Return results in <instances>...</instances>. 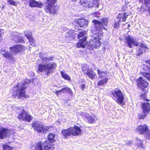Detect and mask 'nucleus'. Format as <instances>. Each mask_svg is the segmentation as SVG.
I'll use <instances>...</instances> for the list:
<instances>
[{
    "instance_id": "nucleus-37",
    "label": "nucleus",
    "mask_w": 150,
    "mask_h": 150,
    "mask_svg": "<svg viewBox=\"0 0 150 150\" xmlns=\"http://www.w3.org/2000/svg\"><path fill=\"white\" fill-rule=\"evenodd\" d=\"M89 114L88 113L85 112H83L81 114V115L82 116H84V117L87 118V116H89Z\"/></svg>"
},
{
    "instance_id": "nucleus-19",
    "label": "nucleus",
    "mask_w": 150,
    "mask_h": 150,
    "mask_svg": "<svg viewBox=\"0 0 150 150\" xmlns=\"http://www.w3.org/2000/svg\"><path fill=\"white\" fill-rule=\"evenodd\" d=\"M40 57L42 60V62L43 64H45L53 60V58L52 57L49 56H46L43 53H40Z\"/></svg>"
},
{
    "instance_id": "nucleus-43",
    "label": "nucleus",
    "mask_w": 150,
    "mask_h": 150,
    "mask_svg": "<svg viewBox=\"0 0 150 150\" xmlns=\"http://www.w3.org/2000/svg\"><path fill=\"white\" fill-rule=\"evenodd\" d=\"M145 62L148 64H147L146 65L148 66H150V60H146L145 61Z\"/></svg>"
},
{
    "instance_id": "nucleus-30",
    "label": "nucleus",
    "mask_w": 150,
    "mask_h": 150,
    "mask_svg": "<svg viewBox=\"0 0 150 150\" xmlns=\"http://www.w3.org/2000/svg\"><path fill=\"white\" fill-rule=\"evenodd\" d=\"M95 117L93 115H91L87 116V120L90 123H94L95 122Z\"/></svg>"
},
{
    "instance_id": "nucleus-15",
    "label": "nucleus",
    "mask_w": 150,
    "mask_h": 150,
    "mask_svg": "<svg viewBox=\"0 0 150 150\" xmlns=\"http://www.w3.org/2000/svg\"><path fill=\"white\" fill-rule=\"evenodd\" d=\"M82 69L83 74L87 75L92 79H94L96 74L92 69L83 67Z\"/></svg>"
},
{
    "instance_id": "nucleus-1",
    "label": "nucleus",
    "mask_w": 150,
    "mask_h": 150,
    "mask_svg": "<svg viewBox=\"0 0 150 150\" xmlns=\"http://www.w3.org/2000/svg\"><path fill=\"white\" fill-rule=\"evenodd\" d=\"M10 52L6 51L5 48H3L0 50V53L3 55L6 59L9 60L13 61L14 56L21 51H23L25 49V47L21 45H16L9 48Z\"/></svg>"
},
{
    "instance_id": "nucleus-24",
    "label": "nucleus",
    "mask_w": 150,
    "mask_h": 150,
    "mask_svg": "<svg viewBox=\"0 0 150 150\" xmlns=\"http://www.w3.org/2000/svg\"><path fill=\"white\" fill-rule=\"evenodd\" d=\"M76 23L77 26L80 27L86 26L88 24V22L83 19H79Z\"/></svg>"
},
{
    "instance_id": "nucleus-41",
    "label": "nucleus",
    "mask_w": 150,
    "mask_h": 150,
    "mask_svg": "<svg viewBox=\"0 0 150 150\" xmlns=\"http://www.w3.org/2000/svg\"><path fill=\"white\" fill-rule=\"evenodd\" d=\"M119 25V23H115L114 25V27L115 28H118Z\"/></svg>"
},
{
    "instance_id": "nucleus-38",
    "label": "nucleus",
    "mask_w": 150,
    "mask_h": 150,
    "mask_svg": "<svg viewBox=\"0 0 150 150\" xmlns=\"http://www.w3.org/2000/svg\"><path fill=\"white\" fill-rule=\"evenodd\" d=\"M9 3L11 5H15V2L12 0H8Z\"/></svg>"
},
{
    "instance_id": "nucleus-21",
    "label": "nucleus",
    "mask_w": 150,
    "mask_h": 150,
    "mask_svg": "<svg viewBox=\"0 0 150 150\" xmlns=\"http://www.w3.org/2000/svg\"><path fill=\"white\" fill-rule=\"evenodd\" d=\"M139 46L140 48H138L137 49V51L138 52L137 55L139 56L143 52H145L146 50L148 48L145 45L142 43L140 44Z\"/></svg>"
},
{
    "instance_id": "nucleus-5",
    "label": "nucleus",
    "mask_w": 150,
    "mask_h": 150,
    "mask_svg": "<svg viewBox=\"0 0 150 150\" xmlns=\"http://www.w3.org/2000/svg\"><path fill=\"white\" fill-rule=\"evenodd\" d=\"M37 150H53L54 145L49 140H46L43 143L42 142L38 143L36 146Z\"/></svg>"
},
{
    "instance_id": "nucleus-23",
    "label": "nucleus",
    "mask_w": 150,
    "mask_h": 150,
    "mask_svg": "<svg viewBox=\"0 0 150 150\" xmlns=\"http://www.w3.org/2000/svg\"><path fill=\"white\" fill-rule=\"evenodd\" d=\"M142 108L143 112L148 113L150 111V104L148 102L142 103Z\"/></svg>"
},
{
    "instance_id": "nucleus-10",
    "label": "nucleus",
    "mask_w": 150,
    "mask_h": 150,
    "mask_svg": "<svg viewBox=\"0 0 150 150\" xmlns=\"http://www.w3.org/2000/svg\"><path fill=\"white\" fill-rule=\"evenodd\" d=\"M31 125L33 129L39 133H44L50 128L49 127L43 126L39 122H33Z\"/></svg>"
},
{
    "instance_id": "nucleus-36",
    "label": "nucleus",
    "mask_w": 150,
    "mask_h": 150,
    "mask_svg": "<svg viewBox=\"0 0 150 150\" xmlns=\"http://www.w3.org/2000/svg\"><path fill=\"white\" fill-rule=\"evenodd\" d=\"M3 149L4 150H12V148L7 145H5L4 146Z\"/></svg>"
},
{
    "instance_id": "nucleus-40",
    "label": "nucleus",
    "mask_w": 150,
    "mask_h": 150,
    "mask_svg": "<svg viewBox=\"0 0 150 150\" xmlns=\"http://www.w3.org/2000/svg\"><path fill=\"white\" fill-rule=\"evenodd\" d=\"M145 4L146 5L150 4V0H144Z\"/></svg>"
},
{
    "instance_id": "nucleus-45",
    "label": "nucleus",
    "mask_w": 150,
    "mask_h": 150,
    "mask_svg": "<svg viewBox=\"0 0 150 150\" xmlns=\"http://www.w3.org/2000/svg\"><path fill=\"white\" fill-rule=\"evenodd\" d=\"M101 36H102V35L101 34H99L98 35V37L97 38H99V40H100V38H101Z\"/></svg>"
},
{
    "instance_id": "nucleus-47",
    "label": "nucleus",
    "mask_w": 150,
    "mask_h": 150,
    "mask_svg": "<svg viewBox=\"0 0 150 150\" xmlns=\"http://www.w3.org/2000/svg\"><path fill=\"white\" fill-rule=\"evenodd\" d=\"M19 42H24V40H23V39H21V40H19Z\"/></svg>"
},
{
    "instance_id": "nucleus-49",
    "label": "nucleus",
    "mask_w": 150,
    "mask_h": 150,
    "mask_svg": "<svg viewBox=\"0 0 150 150\" xmlns=\"http://www.w3.org/2000/svg\"><path fill=\"white\" fill-rule=\"evenodd\" d=\"M73 1H76V0H72Z\"/></svg>"
},
{
    "instance_id": "nucleus-3",
    "label": "nucleus",
    "mask_w": 150,
    "mask_h": 150,
    "mask_svg": "<svg viewBox=\"0 0 150 150\" xmlns=\"http://www.w3.org/2000/svg\"><path fill=\"white\" fill-rule=\"evenodd\" d=\"M80 128L75 126L74 127H71L67 129H64L62 130V133L66 138L71 135L76 136L80 135L82 134Z\"/></svg>"
},
{
    "instance_id": "nucleus-22",
    "label": "nucleus",
    "mask_w": 150,
    "mask_h": 150,
    "mask_svg": "<svg viewBox=\"0 0 150 150\" xmlns=\"http://www.w3.org/2000/svg\"><path fill=\"white\" fill-rule=\"evenodd\" d=\"M29 6L32 7H38L42 8V4L35 0H30L29 1Z\"/></svg>"
},
{
    "instance_id": "nucleus-17",
    "label": "nucleus",
    "mask_w": 150,
    "mask_h": 150,
    "mask_svg": "<svg viewBox=\"0 0 150 150\" xmlns=\"http://www.w3.org/2000/svg\"><path fill=\"white\" fill-rule=\"evenodd\" d=\"M138 86L141 88H146L148 85V83L145 80H144L142 77H139L137 80Z\"/></svg>"
},
{
    "instance_id": "nucleus-16",
    "label": "nucleus",
    "mask_w": 150,
    "mask_h": 150,
    "mask_svg": "<svg viewBox=\"0 0 150 150\" xmlns=\"http://www.w3.org/2000/svg\"><path fill=\"white\" fill-rule=\"evenodd\" d=\"M89 45L92 49L93 47H97L100 45V42L98 38L96 37H94L89 42Z\"/></svg>"
},
{
    "instance_id": "nucleus-2",
    "label": "nucleus",
    "mask_w": 150,
    "mask_h": 150,
    "mask_svg": "<svg viewBox=\"0 0 150 150\" xmlns=\"http://www.w3.org/2000/svg\"><path fill=\"white\" fill-rule=\"evenodd\" d=\"M30 81L29 80H27L23 83H19L14 88L13 91V94L18 96L19 98L21 97H25V89L29 85V83Z\"/></svg>"
},
{
    "instance_id": "nucleus-4",
    "label": "nucleus",
    "mask_w": 150,
    "mask_h": 150,
    "mask_svg": "<svg viewBox=\"0 0 150 150\" xmlns=\"http://www.w3.org/2000/svg\"><path fill=\"white\" fill-rule=\"evenodd\" d=\"M56 0H46L44 4V9L46 12L50 13L54 15L57 11V7L54 6Z\"/></svg>"
},
{
    "instance_id": "nucleus-20",
    "label": "nucleus",
    "mask_w": 150,
    "mask_h": 150,
    "mask_svg": "<svg viewBox=\"0 0 150 150\" xmlns=\"http://www.w3.org/2000/svg\"><path fill=\"white\" fill-rule=\"evenodd\" d=\"M25 34L29 40L30 45L35 46L36 45L35 40L32 36L31 33L30 32L26 31L25 32Z\"/></svg>"
},
{
    "instance_id": "nucleus-39",
    "label": "nucleus",
    "mask_w": 150,
    "mask_h": 150,
    "mask_svg": "<svg viewBox=\"0 0 150 150\" xmlns=\"http://www.w3.org/2000/svg\"><path fill=\"white\" fill-rule=\"evenodd\" d=\"M80 87L81 88V89L83 91L84 90V89L85 87V85L84 84H81L80 85Z\"/></svg>"
},
{
    "instance_id": "nucleus-44",
    "label": "nucleus",
    "mask_w": 150,
    "mask_h": 150,
    "mask_svg": "<svg viewBox=\"0 0 150 150\" xmlns=\"http://www.w3.org/2000/svg\"><path fill=\"white\" fill-rule=\"evenodd\" d=\"M126 8H127L126 7V6H124L122 7V10H125L126 9Z\"/></svg>"
},
{
    "instance_id": "nucleus-33",
    "label": "nucleus",
    "mask_w": 150,
    "mask_h": 150,
    "mask_svg": "<svg viewBox=\"0 0 150 150\" xmlns=\"http://www.w3.org/2000/svg\"><path fill=\"white\" fill-rule=\"evenodd\" d=\"M142 75L148 80H150V74L144 72L142 73Z\"/></svg>"
},
{
    "instance_id": "nucleus-31",
    "label": "nucleus",
    "mask_w": 150,
    "mask_h": 150,
    "mask_svg": "<svg viewBox=\"0 0 150 150\" xmlns=\"http://www.w3.org/2000/svg\"><path fill=\"white\" fill-rule=\"evenodd\" d=\"M108 79L107 78H105L99 81L98 83V85L100 86H102L105 83L107 82Z\"/></svg>"
},
{
    "instance_id": "nucleus-46",
    "label": "nucleus",
    "mask_w": 150,
    "mask_h": 150,
    "mask_svg": "<svg viewBox=\"0 0 150 150\" xmlns=\"http://www.w3.org/2000/svg\"><path fill=\"white\" fill-rule=\"evenodd\" d=\"M131 142H132L131 141H129V142L127 143L126 144V145H130L131 144Z\"/></svg>"
},
{
    "instance_id": "nucleus-34",
    "label": "nucleus",
    "mask_w": 150,
    "mask_h": 150,
    "mask_svg": "<svg viewBox=\"0 0 150 150\" xmlns=\"http://www.w3.org/2000/svg\"><path fill=\"white\" fill-rule=\"evenodd\" d=\"M143 69L145 71H148L150 72V66H149L147 65H145L144 64L143 67Z\"/></svg>"
},
{
    "instance_id": "nucleus-42",
    "label": "nucleus",
    "mask_w": 150,
    "mask_h": 150,
    "mask_svg": "<svg viewBox=\"0 0 150 150\" xmlns=\"http://www.w3.org/2000/svg\"><path fill=\"white\" fill-rule=\"evenodd\" d=\"M4 30L3 29L0 30V37L4 33Z\"/></svg>"
},
{
    "instance_id": "nucleus-6",
    "label": "nucleus",
    "mask_w": 150,
    "mask_h": 150,
    "mask_svg": "<svg viewBox=\"0 0 150 150\" xmlns=\"http://www.w3.org/2000/svg\"><path fill=\"white\" fill-rule=\"evenodd\" d=\"M100 20L103 24L100 21L96 20H94L92 21L93 23H94L95 30L97 31H100L103 28L106 30V29L104 27V25L106 26L107 25L108 23V18H101Z\"/></svg>"
},
{
    "instance_id": "nucleus-25",
    "label": "nucleus",
    "mask_w": 150,
    "mask_h": 150,
    "mask_svg": "<svg viewBox=\"0 0 150 150\" xmlns=\"http://www.w3.org/2000/svg\"><path fill=\"white\" fill-rule=\"evenodd\" d=\"M129 15L127 13H119L118 15L117 18L119 20V21H122L125 22L126 21V18Z\"/></svg>"
},
{
    "instance_id": "nucleus-14",
    "label": "nucleus",
    "mask_w": 150,
    "mask_h": 150,
    "mask_svg": "<svg viewBox=\"0 0 150 150\" xmlns=\"http://www.w3.org/2000/svg\"><path fill=\"white\" fill-rule=\"evenodd\" d=\"M10 130L3 127H0V139H6L10 135Z\"/></svg>"
},
{
    "instance_id": "nucleus-27",
    "label": "nucleus",
    "mask_w": 150,
    "mask_h": 150,
    "mask_svg": "<svg viewBox=\"0 0 150 150\" xmlns=\"http://www.w3.org/2000/svg\"><path fill=\"white\" fill-rule=\"evenodd\" d=\"M97 72L100 78H102L103 77L105 76L106 74L108 73V72L107 71H102L98 69L97 70Z\"/></svg>"
},
{
    "instance_id": "nucleus-35",
    "label": "nucleus",
    "mask_w": 150,
    "mask_h": 150,
    "mask_svg": "<svg viewBox=\"0 0 150 150\" xmlns=\"http://www.w3.org/2000/svg\"><path fill=\"white\" fill-rule=\"evenodd\" d=\"M137 144L139 147L142 148L143 147V143L142 141L137 140Z\"/></svg>"
},
{
    "instance_id": "nucleus-13",
    "label": "nucleus",
    "mask_w": 150,
    "mask_h": 150,
    "mask_svg": "<svg viewBox=\"0 0 150 150\" xmlns=\"http://www.w3.org/2000/svg\"><path fill=\"white\" fill-rule=\"evenodd\" d=\"M18 119L21 120H25L28 122L31 120V116L30 115L28 114L24 110H23L21 112L19 115Z\"/></svg>"
},
{
    "instance_id": "nucleus-50",
    "label": "nucleus",
    "mask_w": 150,
    "mask_h": 150,
    "mask_svg": "<svg viewBox=\"0 0 150 150\" xmlns=\"http://www.w3.org/2000/svg\"><path fill=\"white\" fill-rule=\"evenodd\" d=\"M149 11H150V8H149Z\"/></svg>"
},
{
    "instance_id": "nucleus-18",
    "label": "nucleus",
    "mask_w": 150,
    "mask_h": 150,
    "mask_svg": "<svg viewBox=\"0 0 150 150\" xmlns=\"http://www.w3.org/2000/svg\"><path fill=\"white\" fill-rule=\"evenodd\" d=\"M127 43L128 46L132 48L133 47V46H137L138 45V42L135 41L134 40L128 36L126 38Z\"/></svg>"
},
{
    "instance_id": "nucleus-9",
    "label": "nucleus",
    "mask_w": 150,
    "mask_h": 150,
    "mask_svg": "<svg viewBox=\"0 0 150 150\" xmlns=\"http://www.w3.org/2000/svg\"><path fill=\"white\" fill-rule=\"evenodd\" d=\"M79 41L76 44L77 48H84L86 44L87 34L86 31H81L78 35Z\"/></svg>"
},
{
    "instance_id": "nucleus-28",
    "label": "nucleus",
    "mask_w": 150,
    "mask_h": 150,
    "mask_svg": "<svg viewBox=\"0 0 150 150\" xmlns=\"http://www.w3.org/2000/svg\"><path fill=\"white\" fill-rule=\"evenodd\" d=\"M147 113L143 112L139 113L137 115V118L139 120H144L147 116Z\"/></svg>"
},
{
    "instance_id": "nucleus-12",
    "label": "nucleus",
    "mask_w": 150,
    "mask_h": 150,
    "mask_svg": "<svg viewBox=\"0 0 150 150\" xmlns=\"http://www.w3.org/2000/svg\"><path fill=\"white\" fill-rule=\"evenodd\" d=\"M137 130L140 133L144 134L146 138L150 139V129L146 125H140L137 128Z\"/></svg>"
},
{
    "instance_id": "nucleus-26",
    "label": "nucleus",
    "mask_w": 150,
    "mask_h": 150,
    "mask_svg": "<svg viewBox=\"0 0 150 150\" xmlns=\"http://www.w3.org/2000/svg\"><path fill=\"white\" fill-rule=\"evenodd\" d=\"M64 91H66L68 93H70L71 94L72 93V92L71 91V90L70 88L66 87L63 88L59 91H57L55 92V93L57 96H58L61 93V92Z\"/></svg>"
},
{
    "instance_id": "nucleus-48",
    "label": "nucleus",
    "mask_w": 150,
    "mask_h": 150,
    "mask_svg": "<svg viewBox=\"0 0 150 150\" xmlns=\"http://www.w3.org/2000/svg\"><path fill=\"white\" fill-rule=\"evenodd\" d=\"M144 100H146L147 101H149V100H148L147 98H145Z\"/></svg>"
},
{
    "instance_id": "nucleus-8",
    "label": "nucleus",
    "mask_w": 150,
    "mask_h": 150,
    "mask_svg": "<svg viewBox=\"0 0 150 150\" xmlns=\"http://www.w3.org/2000/svg\"><path fill=\"white\" fill-rule=\"evenodd\" d=\"M56 67V64L54 62L44 64H41L39 65L38 70L41 72L45 71L47 72V74L48 75Z\"/></svg>"
},
{
    "instance_id": "nucleus-29",
    "label": "nucleus",
    "mask_w": 150,
    "mask_h": 150,
    "mask_svg": "<svg viewBox=\"0 0 150 150\" xmlns=\"http://www.w3.org/2000/svg\"><path fill=\"white\" fill-rule=\"evenodd\" d=\"M55 135L52 133H50L49 134L48 137V140H49L53 143V142H55V140L54 139L55 137Z\"/></svg>"
},
{
    "instance_id": "nucleus-11",
    "label": "nucleus",
    "mask_w": 150,
    "mask_h": 150,
    "mask_svg": "<svg viewBox=\"0 0 150 150\" xmlns=\"http://www.w3.org/2000/svg\"><path fill=\"white\" fill-rule=\"evenodd\" d=\"M80 2L83 6L89 8H98L99 4V0H80Z\"/></svg>"
},
{
    "instance_id": "nucleus-32",
    "label": "nucleus",
    "mask_w": 150,
    "mask_h": 150,
    "mask_svg": "<svg viewBox=\"0 0 150 150\" xmlns=\"http://www.w3.org/2000/svg\"><path fill=\"white\" fill-rule=\"evenodd\" d=\"M61 74L62 76V77L64 79L67 80H70L71 78L68 74L64 73L62 71H61Z\"/></svg>"
},
{
    "instance_id": "nucleus-7",
    "label": "nucleus",
    "mask_w": 150,
    "mask_h": 150,
    "mask_svg": "<svg viewBox=\"0 0 150 150\" xmlns=\"http://www.w3.org/2000/svg\"><path fill=\"white\" fill-rule=\"evenodd\" d=\"M111 96L113 99L119 104H122L124 99V95L122 91L116 89L111 92Z\"/></svg>"
}]
</instances>
